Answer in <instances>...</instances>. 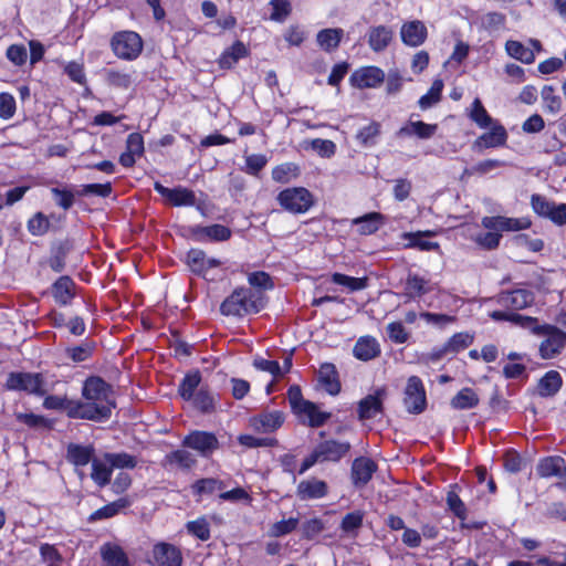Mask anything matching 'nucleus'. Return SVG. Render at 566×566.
Segmentation results:
<instances>
[{
    "mask_svg": "<svg viewBox=\"0 0 566 566\" xmlns=\"http://www.w3.org/2000/svg\"><path fill=\"white\" fill-rule=\"evenodd\" d=\"M287 397L292 410L297 415H301L304 408L313 409V402L303 398L301 388L296 385L290 387Z\"/></svg>",
    "mask_w": 566,
    "mask_h": 566,
    "instance_id": "obj_44",
    "label": "nucleus"
},
{
    "mask_svg": "<svg viewBox=\"0 0 566 566\" xmlns=\"http://www.w3.org/2000/svg\"><path fill=\"white\" fill-rule=\"evenodd\" d=\"M153 557L157 566H180L181 552L168 543H158L153 548Z\"/></svg>",
    "mask_w": 566,
    "mask_h": 566,
    "instance_id": "obj_14",
    "label": "nucleus"
},
{
    "mask_svg": "<svg viewBox=\"0 0 566 566\" xmlns=\"http://www.w3.org/2000/svg\"><path fill=\"white\" fill-rule=\"evenodd\" d=\"M106 81L112 86L119 88H128L133 83V77L130 73H125L116 70H108L106 72Z\"/></svg>",
    "mask_w": 566,
    "mask_h": 566,
    "instance_id": "obj_53",
    "label": "nucleus"
},
{
    "mask_svg": "<svg viewBox=\"0 0 566 566\" xmlns=\"http://www.w3.org/2000/svg\"><path fill=\"white\" fill-rule=\"evenodd\" d=\"M192 232L198 239L209 238L216 241H224L231 237L230 229L222 224L197 227Z\"/></svg>",
    "mask_w": 566,
    "mask_h": 566,
    "instance_id": "obj_34",
    "label": "nucleus"
},
{
    "mask_svg": "<svg viewBox=\"0 0 566 566\" xmlns=\"http://www.w3.org/2000/svg\"><path fill=\"white\" fill-rule=\"evenodd\" d=\"M350 450L349 442H338L336 440H326L318 443L315 451L321 462H337L345 457Z\"/></svg>",
    "mask_w": 566,
    "mask_h": 566,
    "instance_id": "obj_11",
    "label": "nucleus"
},
{
    "mask_svg": "<svg viewBox=\"0 0 566 566\" xmlns=\"http://www.w3.org/2000/svg\"><path fill=\"white\" fill-rule=\"evenodd\" d=\"M187 530L201 541H207L210 537L209 525L205 518L189 522L187 524Z\"/></svg>",
    "mask_w": 566,
    "mask_h": 566,
    "instance_id": "obj_64",
    "label": "nucleus"
},
{
    "mask_svg": "<svg viewBox=\"0 0 566 566\" xmlns=\"http://www.w3.org/2000/svg\"><path fill=\"white\" fill-rule=\"evenodd\" d=\"M223 488V482L213 478L198 480L192 485L193 492L198 495L212 494L217 490H222Z\"/></svg>",
    "mask_w": 566,
    "mask_h": 566,
    "instance_id": "obj_50",
    "label": "nucleus"
},
{
    "mask_svg": "<svg viewBox=\"0 0 566 566\" xmlns=\"http://www.w3.org/2000/svg\"><path fill=\"white\" fill-rule=\"evenodd\" d=\"M280 205L292 213L306 212L313 205L311 192L305 188H290L277 196Z\"/></svg>",
    "mask_w": 566,
    "mask_h": 566,
    "instance_id": "obj_2",
    "label": "nucleus"
},
{
    "mask_svg": "<svg viewBox=\"0 0 566 566\" xmlns=\"http://www.w3.org/2000/svg\"><path fill=\"white\" fill-rule=\"evenodd\" d=\"M112 49L118 57L133 60L142 52V39L133 31L120 32L113 36Z\"/></svg>",
    "mask_w": 566,
    "mask_h": 566,
    "instance_id": "obj_3",
    "label": "nucleus"
},
{
    "mask_svg": "<svg viewBox=\"0 0 566 566\" xmlns=\"http://www.w3.org/2000/svg\"><path fill=\"white\" fill-rule=\"evenodd\" d=\"M479 403V397L471 388L461 389L452 399L451 406L454 409H472Z\"/></svg>",
    "mask_w": 566,
    "mask_h": 566,
    "instance_id": "obj_36",
    "label": "nucleus"
},
{
    "mask_svg": "<svg viewBox=\"0 0 566 566\" xmlns=\"http://www.w3.org/2000/svg\"><path fill=\"white\" fill-rule=\"evenodd\" d=\"M114 403H98L94 401L82 402L80 419L102 421L108 419Z\"/></svg>",
    "mask_w": 566,
    "mask_h": 566,
    "instance_id": "obj_20",
    "label": "nucleus"
},
{
    "mask_svg": "<svg viewBox=\"0 0 566 566\" xmlns=\"http://www.w3.org/2000/svg\"><path fill=\"white\" fill-rule=\"evenodd\" d=\"M377 471V464L369 458L359 457L353 461L350 475L356 488H364Z\"/></svg>",
    "mask_w": 566,
    "mask_h": 566,
    "instance_id": "obj_10",
    "label": "nucleus"
},
{
    "mask_svg": "<svg viewBox=\"0 0 566 566\" xmlns=\"http://www.w3.org/2000/svg\"><path fill=\"white\" fill-rule=\"evenodd\" d=\"M112 190L113 189H112L111 182H106V184H90V185H84L82 187V189L76 191V195L77 196H82V197H85V196H97V197L106 198V197H108L112 193Z\"/></svg>",
    "mask_w": 566,
    "mask_h": 566,
    "instance_id": "obj_51",
    "label": "nucleus"
},
{
    "mask_svg": "<svg viewBox=\"0 0 566 566\" xmlns=\"http://www.w3.org/2000/svg\"><path fill=\"white\" fill-rule=\"evenodd\" d=\"M318 381L329 395L335 396L340 391L338 375L333 364L325 363L321 366Z\"/></svg>",
    "mask_w": 566,
    "mask_h": 566,
    "instance_id": "obj_23",
    "label": "nucleus"
},
{
    "mask_svg": "<svg viewBox=\"0 0 566 566\" xmlns=\"http://www.w3.org/2000/svg\"><path fill=\"white\" fill-rule=\"evenodd\" d=\"M270 4L273 8V12L271 13L273 21L282 22L291 13L290 0H271Z\"/></svg>",
    "mask_w": 566,
    "mask_h": 566,
    "instance_id": "obj_58",
    "label": "nucleus"
},
{
    "mask_svg": "<svg viewBox=\"0 0 566 566\" xmlns=\"http://www.w3.org/2000/svg\"><path fill=\"white\" fill-rule=\"evenodd\" d=\"M291 175H297V167L292 163L280 165L272 170V178L277 182H289Z\"/></svg>",
    "mask_w": 566,
    "mask_h": 566,
    "instance_id": "obj_59",
    "label": "nucleus"
},
{
    "mask_svg": "<svg viewBox=\"0 0 566 566\" xmlns=\"http://www.w3.org/2000/svg\"><path fill=\"white\" fill-rule=\"evenodd\" d=\"M191 400L195 407L202 412H210L213 409V397L205 388H200Z\"/></svg>",
    "mask_w": 566,
    "mask_h": 566,
    "instance_id": "obj_55",
    "label": "nucleus"
},
{
    "mask_svg": "<svg viewBox=\"0 0 566 566\" xmlns=\"http://www.w3.org/2000/svg\"><path fill=\"white\" fill-rule=\"evenodd\" d=\"M470 117L474 123H476V125L482 128H486L493 123L492 117L488 114L479 98H475L472 104Z\"/></svg>",
    "mask_w": 566,
    "mask_h": 566,
    "instance_id": "obj_49",
    "label": "nucleus"
},
{
    "mask_svg": "<svg viewBox=\"0 0 566 566\" xmlns=\"http://www.w3.org/2000/svg\"><path fill=\"white\" fill-rule=\"evenodd\" d=\"M185 447L198 451L201 455L208 457L219 448V441L213 433L206 431H193L182 441Z\"/></svg>",
    "mask_w": 566,
    "mask_h": 566,
    "instance_id": "obj_8",
    "label": "nucleus"
},
{
    "mask_svg": "<svg viewBox=\"0 0 566 566\" xmlns=\"http://www.w3.org/2000/svg\"><path fill=\"white\" fill-rule=\"evenodd\" d=\"M534 302V294L524 289L504 292L499 296V303L512 310H523Z\"/></svg>",
    "mask_w": 566,
    "mask_h": 566,
    "instance_id": "obj_17",
    "label": "nucleus"
},
{
    "mask_svg": "<svg viewBox=\"0 0 566 566\" xmlns=\"http://www.w3.org/2000/svg\"><path fill=\"white\" fill-rule=\"evenodd\" d=\"M201 382V375L198 370L191 371L185 376L178 387V392L185 400H191Z\"/></svg>",
    "mask_w": 566,
    "mask_h": 566,
    "instance_id": "obj_35",
    "label": "nucleus"
},
{
    "mask_svg": "<svg viewBox=\"0 0 566 566\" xmlns=\"http://www.w3.org/2000/svg\"><path fill=\"white\" fill-rule=\"evenodd\" d=\"M15 113V99L9 93H0V118L9 119Z\"/></svg>",
    "mask_w": 566,
    "mask_h": 566,
    "instance_id": "obj_63",
    "label": "nucleus"
},
{
    "mask_svg": "<svg viewBox=\"0 0 566 566\" xmlns=\"http://www.w3.org/2000/svg\"><path fill=\"white\" fill-rule=\"evenodd\" d=\"M403 403L410 413H421L426 409V391L419 377L411 376L408 378Z\"/></svg>",
    "mask_w": 566,
    "mask_h": 566,
    "instance_id": "obj_6",
    "label": "nucleus"
},
{
    "mask_svg": "<svg viewBox=\"0 0 566 566\" xmlns=\"http://www.w3.org/2000/svg\"><path fill=\"white\" fill-rule=\"evenodd\" d=\"M168 200L174 206H193L196 203V196L192 190L177 187L172 189V193L169 196Z\"/></svg>",
    "mask_w": 566,
    "mask_h": 566,
    "instance_id": "obj_48",
    "label": "nucleus"
},
{
    "mask_svg": "<svg viewBox=\"0 0 566 566\" xmlns=\"http://www.w3.org/2000/svg\"><path fill=\"white\" fill-rule=\"evenodd\" d=\"M197 460L193 454L185 449H179L168 453L164 461V468H178L189 470L196 464Z\"/></svg>",
    "mask_w": 566,
    "mask_h": 566,
    "instance_id": "obj_25",
    "label": "nucleus"
},
{
    "mask_svg": "<svg viewBox=\"0 0 566 566\" xmlns=\"http://www.w3.org/2000/svg\"><path fill=\"white\" fill-rule=\"evenodd\" d=\"M379 135L380 124L377 122H371L369 125L357 132L356 140L364 147H370L376 145Z\"/></svg>",
    "mask_w": 566,
    "mask_h": 566,
    "instance_id": "obj_42",
    "label": "nucleus"
},
{
    "mask_svg": "<svg viewBox=\"0 0 566 566\" xmlns=\"http://www.w3.org/2000/svg\"><path fill=\"white\" fill-rule=\"evenodd\" d=\"M354 355L360 360H370L380 354L379 344L374 337L363 336L354 346Z\"/></svg>",
    "mask_w": 566,
    "mask_h": 566,
    "instance_id": "obj_27",
    "label": "nucleus"
},
{
    "mask_svg": "<svg viewBox=\"0 0 566 566\" xmlns=\"http://www.w3.org/2000/svg\"><path fill=\"white\" fill-rule=\"evenodd\" d=\"M392 39V32L385 25H378L370 29L368 34V43L376 51L385 50Z\"/></svg>",
    "mask_w": 566,
    "mask_h": 566,
    "instance_id": "obj_31",
    "label": "nucleus"
},
{
    "mask_svg": "<svg viewBox=\"0 0 566 566\" xmlns=\"http://www.w3.org/2000/svg\"><path fill=\"white\" fill-rule=\"evenodd\" d=\"M113 469L104 461L93 460L92 461V480L101 488L107 485L111 482Z\"/></svg>",
    "mask_w": 566,
    "mask_h": 566,
    "instance_id": "obj_41",
    "label": "nucleus"
},
{
    "mask_svg": "<svg viewBox=\"0 0 566 566\" xmlns=\"http://www.w3.org/2000/svg\"><path fill=\"white\" fill-rule=\"evenodd\" d=\"M264 306L260 292L250 289H235L220 305L221 314L226 316H243L259 313Z\"/></svg>",
    "mask_w": 566,
    "mask_h": 566,
    "instance_id": "obj_1",
    "label": "nucleus"
},
{
    "mask_svg": "<svg viewBox=\"0 0 566 566\" xmlns=\"http://www.w3.org/2000/svg\"><path fill=\"white\" fill-rule=\"evenodd\" d=\"M298 524V518L291 517L274 523L270 528V535L273 537H280L294 531Z\"/></svg>",
    "mask_w": 566,
    "mask_h": 566,
    "instance_id": "obj_57",
    "label": "nucleus"
},
{
    "mask_svg": "<svg viewBox=\"0 0 566 566\" xmlns=\"http://www.w3.org/2000/svg\"><path fill=\"white\" fill-rule=\"evenodd\" d=\"M546 339L541 343L539 353L542 358L551 359L558 355L566 346V333L551 325H544Z\"/></svg>",
    "mask_w": 566,
    "mask_h": 566,
    "instance_id": "obj_7",
    "label": "nucleus"
},
{
    "mask_svg": "<svg viewBox=\"0 0 566 566\" xmlns=\"http://www.w3.org/2000/svg\"><path fill=\"white\" fill-rule=\"evenodd\" d=\"M327 493V485L324 481L312 479L301 481L297 485V495L302 500L319 499Z\"/></svg>",
    "mask_w": 566,
    "mask_h": 566,
    "instance_id": "obj_28",
    "label": "nucleus"
},
{
    "mask_svg": "<svg viewBox=\"0 0 566 566\" xmlns=\"http://www.w3.org/2000/svg\"><path fill=\"white\" fill-rule=\"evenodd\" d=\"M447 504L457 517H459L460 520H465V517H467L465 505L455 492H453V491L448 492Z\"/></svg>",
    "mask_w": 566,
    "mask_h": 566,
    "instance_id": "obj_62",
    "label": "nucleus"
},
{
    "mask_svg": "<svg viewBox=\"0 0 566 566\" xmlns=\"http://www.w3.org/2000/svg\"><path fill=\"white\" fill-rule=\"evenodd\" d=\"M386 390L377 389L375 395H368L358 403V416L360 420L373 419L377 413L382 412V397Z\"/></svg>",
    "mask_w": 566,
    "mask_h": 566,
    "instance_id": "obj_15",
    "label": "nucleus"
},
{
    "mask_svg": "<svg viewBox=\"0 0 566 566\" xmlns=\"http://www.w3.org/2000/svg\"><path fill=\"white\" fill-rule=\"evenodd\" d=\"M50 222L48 218L42 213H35L28 222V230L33 235H43L48 232Z\"/></svg>",
    "mask_w": 566,
    "mask_h": 566,
    "instance_id": "obj_54",
    "label": "nucleus"
},
{
    "mask_svg": "<svg viewBox=\"0 0 566 566\" xmlns=\"http://www.w3.org/2000/svg\"><path fill=\"white\" fill-rule=\"evenodd\" d=\"M473 343V336L468 333L454 334L444 345L443 350L449 353H458Z\"/></svg>",
    "mask_w": 566,
    "mask_h": 566,
    "instance_id": "obj_47",
    "label": "nucleus"
},
{
    "mask_svg": "<svg viewBox=\"0 0 566 566\" xmlns=\"http://www.w3.org/2000/svg\"><path fill=\"white\" fill-rule=\"evenodd\" d=\"M507 54L523 63L530 64L535 60L534 52L518 41L510 40L505 43Z\"/></svg>",
    "mask_w": 566,
    "mask_h": 566,
    "instance_id": "obj_39",
    "label": "nucleus"
},
{
    "mask_svg": "<svg viewBox=\"0 0 566 566\" xmlns=\"http://www.w3.org/2000/svg\"><path fill=\"white\" fill-rule=\"evenodd\" d=\"M284 413L279 410L264 411L251 419L252 427L261 432H273L284 422Z\"/></svg>",
    "mask_w": 566,
    "mask_h": 566,
    "instance_id": "obj_18",
    "label": "nucleus"
},
{
    "mask_svg": "<svg viewBox=\"0 0 566 566\" xmlns=\"http://www.w3.org/2000/svg\"><path fill=\"white\" fill-rule=\"evenodd\" d=\"M531 205L534 212L538 216L547 218L558 226L566 224V203L556 205L547 200L544 196L533 195Z\"/></svg>",
    "mask_w": 566,
    "mask_h": 566,
    "instance_id": "obj_5",
    "label": "nucleus"
},
{
    "mask_svg": "<svg viewBox=\"0 0 566 566\" xmlns=\"http://www.w3.org/2000/svg\"><path fill=\"white\" fill-rule=\"evenodd\" d=\"M94 448L91 446L84 447L75 443H70L67 447V460L76 467H84L92 462Z\"/></svg>",
    "mask_w": 566,
    "mask_h": 566,
    "instance_id": "obj_30",
    "label": "nucleus"
},
{
    "mask_svg": "<svg viewBox=\"0 0 566 566\" xmlns=\"http://www.w3.org/2000/svg\"><path fill=\"white\" fill-rule=\"evenodd\" d=\"M437 129L438 125L436 124H427L422 120H410L397 132V135L400 137L415 135L420 139H429L437 133Z\"/></svg>",
    "mask_w": 566,
    "mask_h": 566,
    "instance_id": "obj_22",
    "label": "nucleus"
},
{
    "mask_svg": "<svg viewBox=\"0 0 566 566\" xmlns=\"http://www.w3.org/2000/svg\"><path fill=\"white\" fill-rule=\"evenodd\" d=\"M525 465L524 460L514 450H509L504 454V468L510 473H517L520 472L523 467Z\"/></svg>",
    "mask_w": 566,
    "mask_h": 566,
    "instance_id": "obj_60",
    "label": "nucleus"
},
{
    "mask_svg": "<svg viewBox=\"0 0 566 566\" xmlns=\"http://www.w3.org/2000/svg\"><path fill=\"white\" fill-rule=\"evenodd\" d=\"M563 380L558 371H547L537 382L536 392L539 397L547 398L555 396L560 387Z\"/></svg>",
    "mask_w": 566,
    "mask_h": 566,
    "instance_id": "obj_21",
    "label": "nucleus"
},
{
    "mask_svg": "<svg viewBox=\"0 0 566 566\" xmlns=\"http://www.w3.org/2000/svg\"><path fill=\"white\" fill-rule=\"evenodd\" d=\"M74 287L75 284L69 276H61L52 289L55 301L66 305L74 296Z\"/></svg>",
    "mask_w": 566,
    "mask_h": 566,
    "instance_id": "obj_33",
    "label": "nucleus"
},
{
    "mask_svg": "<svg viewBox=\"0 0 566 566\" xmlns=\"http://www.w3.org/2000/svg\"><path fill=\"white\" fill-rule=\"evenodd\" d=\"M308 418V424L313 428L323 426L331 417L329 412L319 411L317 406L313 402V409L304 408L302 413Z\"/></svg>",
    "mask_w": 566,
    "mask_h": 566,
    "instance_id": "obj_56",
    "label": "nucleus"
},
{
    "mask_svg": "<svg viewBox=\"0 0 566 566\" xmlns=\"http://www.w3.org/2000/svg\"><path fill=\"white\" fill-rule=\"evenodd\" d=\"M507 134L502 125H495L490 132L481 135L474 143L475 147L490 148L502 146L506 143Z\"/></svg>",
    "mask_w": 566,
    "mask_h": 566,
    "instance_id": "obj_29",
    "label": "nucleus"
},
{
    "mask_svg": "<svg viewBox=\"0 0 566 566\" xmlns=\"http://www.w3.org/2000/svg\"><path fill=\"white\" fill-rule=\"evenodd\" d=\"M101 556L105 566H129L126 553L118 545L104 544L101 547Z\"/></svg>",
    "mask_w": 566,
    "mask_h": 566,
    "instance_id": "obj_26",
    "label": "nucleus"
},
{
    "mask_svg": "<svg viewBox=\"0 0 566 566\" xmlns=\"http://www.w3.org/2000/svg\"><path fill=\"white\" fill-rule=\"evenodd\" d=\"M429 231L427 232H417V233H403V238L409 240L407 244L408 248H419L422 251H431L439 248L437 242H430L424 240V237L430 235Z\"/></svg>",
    "mask_w": 566,
    "mask_h": 566,
    "instance_id": "obj_45",
    "label": "nucleus"
},
{
    "mask_svg": "<svg viewBox=\"0 0 566 566\" xmlns=\"http://www.w3.org/2000/svg\"><path fill=\"white\" fill-rule=\"evenodd\" d=\"M482 226L490 230L495 231H517L527 229L531 226V221L528 219H514L506 217H484L482 219Z\"/></svg>",
    "mask_w": 566,
    "mask_h": 566,
    "instance_id": "obj_13",
    "label": "nucleus"
},
{
    "mask_svg": "<svg viewBox=\"0 0 566 566\" xmlns=\"http://www.w3.org/2000/svg\"><path fill=\"white\" fill-rule=\"evenodd\" d=\"M443 90L442 80H434L429 92L420 97L418 104L421 109H428L440 102Z\"/></svg>",
    "mask_w": 566,
    "mask_h": 566,
    "instance_id": "obj_43",
    "label": "nucleus"
},
{
    "mask_svg": "<svg viewBox=\"0 0 566 566\" xmlns=\"http://www.w3.org/2000/svg\"><path fill=\"white\" fill-rule=\"evenodd\" d=\"M43 377L41 374L10 373L6 382L9 390H23L36 396H44Z\"/></svg>",
    "mask_w": 566,
    "mask_h": 566,
    "instance_id": "obj_4",
    "label": "nucleus"
},
{
    "mask_svg": "<svg viewBox=\"0 0 566 566\" xmlns=\"http://www.w3.org/2000/svg\"><path fill=\"white\" fill-rule=\"evenodd\" d=\"M400 35L406 45L419 46L427 39V28L419 20L406 22L401 27Z\"/></svg>",
    "mask_w": 566,
    "mask_h": 566,
    "instance_id": "obj_16",
    "label": "nucleus"
},
{
    "mask_svg": "<svg viewBox=\"0 0 566 566\" xmlns=\"http://www.w3.org/2000/svg\"><path fill=\"white\" fill-rule=\"evenodd\" d=\"M111 386L99 377H90L85 380L82 395L88 401L98 403H113L109 400Z\"/></svg>",
    "mask_w": 566,
    "mask_h": 566,
    "instance_id": "obj_9",
    "label": "nucleus"
},
{
    "mask_svg": "<svg viewBox=\"0 0 566 566\" xmlns=\"http://www.w3.org/2000/svg\"><path fill=\"white\" fill-rule=\"evenodd\" d=\"M130 504L129 500L127 497H120L112 503H108L107 505L98 509L95 511L90 520L91 521H97L103 518H109L116 515L120 510L127 507Z\"/></svg>",
    "mask_w": 566,
    "mask_h": 566,
    "instance_id": "obj_40",
    "label": "nucleus"
},
{
    "mask_svg": "<svg viewBox=\"0 0 566 566\" xmlns=\"http://www.w3.org/2000/svg\"><path fill=\"white\" fill-rule=\"evenodd\" d=\"M103 460L112 469H134L137 465V460L134 455L126 452L119 453H105Z\"/></svg>",
    "mask_w": 566,
    "mask_h": 566,
    "instance_id": "obj_38",
    "label": "nucleus"
},
{
    "mask_svg": "<svg viewBox=\"0 0 566 566\" xmlns=\"http://www.w3.org/2000/svg\"><path fill=\"white\" fill-rule=\"evenodd\" d=\"M536 470L537 474L544 479L552 476L558 479L566 478V463L562 457H547L542 459L538 462Z\"/></svg>",
    "mask_w": 566,
    "mask_h": 566,
    "instance_id": "obj_19",
    "label": "nucleus"
},
{
    "mask_svg": "<svg viewBox=\"0 0 566 566\" xmlns=\"http://www.w3.org/2000/svg\"><path fill=\"white\" fill-rule=\"evenodd\" d=\"M343 34L342 29H323L317 33L316 40L324 51L332 52L338 48Z\"/></svg>",
    "mask_w": 566,
    "mask_h": 566,
    "instance_id": "obj_32",
    "label": "nucleus"
},
{
    "mask_svg": "<svg viewBox=\"0 0 566 566\" xmlns=\"http://www.w3.org/2000/svg\"><path fill=\"white\" fill-rule=\"evenodd\" d=\"M385 80L382 70L376 66H366L355 71L350 76V82L358 88L376 87Z\"/></svg>",
    "mask_w": 566,
    "mask_h": 566,
    "instance_id": "obj_12",
    "label": "nucleus"
},
{
    "mask_svg": "<svg viewBox=\"0 0 566 566\" xmlns=\"http://www.w3.org/2000/svg\"><path fill=\"white\" fill-rule=\"evenodd\" d=\"M384 223L385 217L379 212H369L353 220V224L358 227L357 231L361 235L375 233Z\"/></svg>",
    "mask_w": 566,
    "mask_h": 566,
    "instance_id": "obj_24",
    "label": "nucleus"
},
{
    "mask_svg": "<svg viewBox=\"0 0 566 566\" xmlns=\"http://www.w3.org/2000/svg\"><path fill=\"white\" fill-rule=\"evenodd\" d=\"M248 54V49L245 45L238 41L231 48H229L219 59V64L222 69H230L234 65L241 57H244Z\"/></svg>",
    "mask_w": 566,
    "mask_h": 566,
    "instance_id": "obj_37",
    "label": "nucleus"
},
{
    "mask_svg": "<svg viewBox=\"0 0 566 566\" xmlns=\"http://www.w3.org/2000/svg\"><path fill=\"white\" fill-rule=\"evenodd\" d=\"M248 282L253 287L262 290H271L274 286L271 276L263 271L250 273L248 276Z\"/></svg>",
    "mask_w": 566,
    "mask_h": 566,
    "instance_id": "obj_61",
    "label": "nucleus"
},
{
    "mask_svg": "<svg viewBox=\"0 0 566 566\" xmlns=\"http://www.w3.org/2000/svg\"><path fill=\"white\" fill-rule=\"evenodd\" d=\"M332 281L335 284L346 286L349 291H359L367 286L366 277H353L342 273H334Z\"/></svg>",
    "mask_w": 566,
    "mask_h": 566,
    "instance_id": "obj_46",
    "label": "nucleus"
},
{
    "mask_svg": "<svg viewBox=\"0 0 566 566\" xmlns=\"http://www.w3.org/2000/svg\"><path fill=\"white\" fill-rule=\"evenodd\" d=\"M187 263L191 271L197 274L206 272V253L199 249H192L187 253Z\"/></svg>",
    "mask_w": 566,
    "mask_h": 566,
    "instance_id": "obj_52",
    "label": "nucleus"
}]
</instances>
